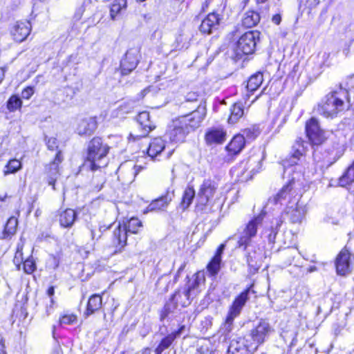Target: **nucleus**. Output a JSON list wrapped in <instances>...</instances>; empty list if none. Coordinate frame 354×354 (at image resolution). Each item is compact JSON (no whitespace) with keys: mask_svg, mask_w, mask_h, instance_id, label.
<instances>
[{"mask_svg":"<svg viewBox=\"0 0 354 354\" xmlns=\"http://www.w3.org/2000/svg\"><path fill=\"white\" fill-rule=\"evenodd\" d=\"M348 99V93L346 88L339 86L328 93L317 106L319 114L325 118H333L343 112L346 107V101Z\"/></svg>","mask_w":354,"mask_h":354,"instance_id":"f257e3e1","label":"nucleus"},{"mask_svg":"<svg viewBox=\"0 0 354 354\" xmlns=\"http://www.w3.org/2000/svg\"><path fill=\"white\" fill-rule=\"evenodd\" d=\"M109 151V147L104 144L99 137L93 138L88 145L87 156L82 165L84 169L95 171L101 167L105 157Z\"/></svg>","mask_w":354,"mask_h":354,"instance_id":"f03ea898","label":"nucleus"},{"mask_svg":"<svg viewBox=\"0 0 354 354\" xmlns=\"http://www.w3.org/2000/svg\"><path fill=\"white\" fill-rule=\"evenodd\" d=\"M272 331L270 324L267 321L261 319L246 335V342H249L250 350L257 351L259 346L266 341Z\"/></svg>","mask_w":354,"mask_h":354,"instance_id":"7ed1b4c3","label":"nucleus"},{"mask_svg":"<svg viewBox=\"0 0 354 354\" xmlns=\"http://www.w3.org/2000/svg\"><path fill=\"white\" fill-rule=\"evenodd\" d=\"M142 222L138 218H131L123 225H119L113 232V242L117 245L123 248L127 243V234H136L142 227Z\"/></svg>","mask_w":354,"mask_h":354,"instance_id":"20e7f679","label":"nucleus"},{"mask_svg":"<svg viewBox=\"0 0 354 354\" xmlns=\"http://www.w3.org/2000/svg\"><path fill=\"white\" fill-rule=\"evenodd\" d=\"M262 218L257 216L250 220L247 225L242 229L239 230L237 234L238 245L239 248H243L245 250L249 246L252 239L256 236L257 233L258 226L261 223Z\"/></svg>","mask_w":354,"mask_h":354,"instance_id":"39448f33","label":"nucleus"},{"mask_svg":"<svg viewBox=\"0 0 354 354\" xmlns=\"http://www.w3.org/2000/svg\"><path fill=\"white\" fill-rule=\"evenodd\" d=\"M206 115V106L204 104L201 102L196 110L183 116L179 119L182 121L183 124L185 125L189 132L195 130L200 127L202 121Z\"/></svg>","mask_w":354,"mask_h":354,"instance_id":"423d86ee","label":"nucleus"},{"mask_svg":"<svg viewBox=\"0 0 354 354\" xmlns=\"http://www.w3.org/2000/svg\"><path fill=\"white\" fill-rule=\"evenodd\" d=\"M354 266V254H352L346 248H343L335 259L337 274L346 276L350 274Z\"/></svg>","mask_w":354,"mask_h":354,"instance_id":"0eeeda50","label":"nucleus"},{"mask_svg":"<svg viewBox=\"0 0 354 354\" xmlns=\"http://www.w3.org/2000/svg\"><path fill=\"white\" fill-rule=\"evenodd\" d=\"M259 32L253 30L243 34L236 44L237 54L250 55L253 53L256 48L257 41L259 39Z\"/></svg>","mask_w":354,"mask_h":354,"instance_id":"6e6552de","label":"nucleus"},{"mask_svg":"<svg viewBox=\"0 0 354 354\" xmlns=\"http://www.w3.org/2000/svg\"><path fill=\"white\" fill-rule=\"evenodd\" d=\"M306 212V206L300 201L287 205L282 213L283 220L288 219L292 223H300Z\"/></svg>","mask_w":354,"mask_h":354,"instance_id":"1a4fd4ad","label":"nucleus"},{"mask_svg":"<svg viewBox=\"0 0 354 354\" xmlns=\"http://www.w3.org/2000/svg\"><path fill=\"white\" fill-rule=\"evenodd\" d=\"M306 131L307 136L313 145H320L326 139L324 131L320 128L317 120L315 118H312L306 122Z\"/></svg>","mask_w":354,"mask_h":354,"instance_id":"9d476101","label":"nucleus"},{"mask_svg":"<svg viewBox=\"0 0 354 354\" xmlns=\"http://www.w3.org/2000/svg\"><path fill=\"white\" fill-rule=\"evenodd\" d=\"M217 189L216 183L211 180H205L201 186L197 196V205L205 206L214 197Z\"/></svg>","mask_w":354,"mask_h":354,"instance_id":"9b49d317","label":"nucleus"},{"mask_svg":"<svg viewBox=\"0 0 354 354\" xmlns=\"http://www.w3.org/2000/svg\"><path fill=\"white\" fill-rule=\"evenodd\" d=\"M143 167L134 165L131 161H127L120 165L118 169V178L124 183H131Z\"/></svg>","mask_w":354,"mask_h":354,"instance_id":"f8f14e48","label":"nucleus"},{"mask_svg":"<svg viewBox=\"0 0 354 354\" xmlns=\"http://www.w3.org/2000/svg\"><path fill=\"white\" fill-rule=\"evenodd\" d=\"M185 127L179 118L174 120L167 133L169 140L174 142H183L189 133V131Z\"/></svg>","mask_w":354,"mask_h":354,"instance_id":"ddd939ff","label":"nucleus"},{"mask_svg":"<svg viewBox=\"0 0 354 354\" xmlns=\"http://www.w3.org/2000/svg\"><path fill=\"white\" fill-rule=\"evenodd\" d=\"M221 20V15L213 11L202 21L199 30L203 34L210 35L218 30Z\"/></svg>","mask_w":354,"mask_h":354,"instance_id":"4468645a","label":"nucleus"},{"mask_svg":"<svg viewBox=\"0 0 354 354\" xmlns=\"http://www.w3.org/2000/svg\"><path fill=\"white\" fill-rule=\"evenodd\" d=\"M240 167L243 169L241 173L243 180H248L261 169V159L256 156L250 157L246 162H241Z\"/></svg>","mask_w":354,"mask_h":354,"instance_id":"2eb2a0df","label":"nucleus"},{"mask_svg":"<svg viewBox=\"0 0 354 354\" xmlns=\"http://www.w3.org/2000/svg\"><path fill=\"white\" fill-rule=\"evenodd\" d=\"M138 53L137 49H130L126 53L124 58L120 62L122 75H128L136 68L138 63Z\"/></svg>","mask_w":354,"mask_h":354,"instance_id":"dca6fc26","label":"nucleus"},{"mask_svg":"<svg viewBox=\"0 0 354 354\" xmlns=\"http://www.w3.org/2000/svg\"><path fill=\"white\" fill-rule=\"evenodd\" d=\"M195 286H187L182 290L176 291L171 297V301L176 305L180 304L185 307L190 304L191 297L194 295Z\"/></svg>","mask_w":354,"mask_h":354,"instance_id":"f3484780","label":"nucleus"},{"mask_svg":"<svg viewBox=\"0 0 354 354\" xmlns=\"http://www.w3.org/2000/svg\"><path fill=\"white\" fill-rule=\"evenodd\" d=\"M64 160L62 153L59 150L54 158V160L49 164V171L47 176L48 184L53 187V189L55 190V182L59 175V165L62 163Z\"/></svg>","mask_w":354,"mask_h":354,"instance_id":"a211bd4d","label":"nucleus"},{"mask_svg":"<svg viewBox=\"0 0 354 354\" xmlns=\"http://www.w3.org/2000/svg\"><path fill=\"white\" fill-rule=\"evenodd\" d=\"M254 352L256 351L250 350L249 342H246V337L245 339L236 337L230 341L227 354H247Z\"/></svg>","mask_w":354,"mask_h":354,"instance_id":"6ab92c4d","label":"nucleus"},{"mask_svg":"<svg viewBox=\"0 0 354 354\" xmlns=\"http://www.w3.org/2000/svg\"><path fill=\"white\" fill-rule=\"evenodd\" d=\"M250 292V288L245 290L242 292L234 301L232 305L230 307L229 313L227 315H230L232 317H238L243 306H245L246 301L248 299V295Z\"/></svg>","mask_w":354,"mask_h":354,"instance_id":"aec40b11","label":"nucleus"},{"mask_svg":"<svg viewBox=\"0 0 354 354\" xmlns=\"http://www.w3.org/2000/svg\"><path fill=\"white\" fill-rule=\"evenodd\" d=\"M173 192L170 193L167 192L166 194L159 197L157 199L153 200L144 211V213H148L150 212H156L160 210H164L168 206L169 203L171 201L173 197Z\"/></svg>","mask_w":354,"mask_h":354,"instance_id":"412c9836","label":"nucleus"},{"mask_svg":"<svg viewBox=\"0 0 354 354\" xmlns=\"http://www.w3.org/2000/svg\"><path fill=\"white\" fill-rule=\"evenodd\" d=\"M30 24L28 21L17 22L11 30L13 39L17 42L23 41L30 34Z\"/></svg>","mask_w":354,"mask_h":354,"instance_id":"4be33fe9","label":"nucleus"},{"mask_svg":"<svg viewBox=\"0 0 354 354\" xmlns=\"http://www.w3.org/2000/svg\"><path fill=\"white\" fill-rule=\"evenodd\" d=\"M97 127V122L95 117L81 120L77 125V131L80 135H90Z\"/></svg>","mask_w":354,"mask_h":354,"instance_id":"5701e85b","label":"nucleus"},{"mask_svg":"<svg viewBox=\"0 0 354 354\" xmlns=\"http://www.w3.org/2000/svg\"><path fill=\"white\" fill-rule=\"evenodd\" d=\"M185 328V326H182L178 330L172 332L162 339L160 344L155 349V353L162 354L165 349L168 348L171 345L174 339L182 334Z\"/></svg>","mask_w":354,"mask_h":354,"instance_id":"b1692460","label":"nucleus"},{"mask_svg":"<svg viewBox=\"0 0 354 354\" xmlns=\"http://www.w3.org/2000/svg\"><path fill=\"white\" fill-rule=\"evenodd\" d=\"M137 120L140 127L143 130V133L136 136L137 137H145L155 128V126L150 120L149 113L147 111L140 113L138 115Z\"/></svg>","mask_w":354,"mask_h":354,"instance_id":"393cba45","label":"nucleus"},{"mask_svg":"<svg viewBox=\"0 0 354 354\" xmlns=\"http://www.w3.org/2000/svg\"><path fill=\"white\" fill-rule=\"evenodd\" d=\"M165 147L166 145L164 140L160 137L155 138L151 140L149 145L147 154L153 159L160 155Z\"/></svg>","mask_w":354,"mask_h":354,"instance_id":"a878e982","label":"nucleus"},{"mask_svg":"<svg viewBox=\"0 0 354 354\" xmlns=\"http://www.w3.org/2000/svg\"><path fill=\"white\" fill-rule=\"evenodd\" d=\"M330 53L329 52H320L315 57V75H319L322 72L330 65Z\"/></svg>","mask_w":354,"mask_h":354,"instance_id":"bb28decb","label":"nucleus"},{"mask_svg":"<svg viewBox=\"0 0 354 354\" xmlns=\"http://www.w3.org/2000/svg\"><path fill=\"white\" fill-rule=\"evenodd\" d=\"M260 19L261 17L258 12L248 10L243 15L242 25L247 28H251L256 26L260 22Z\"/></svg>","mask_w":354,"mask_h":354,"instance_id":"cd10ccee","label":"nucleus"},{"mask_svg":"<svg viewBox=\"0 0 354 354\" xmlns=\"http://www.w3.org/2000/svg\"><path fill=\"white\" fill-rule=\"evenodd\" d=\"M225 136L223 129H212L207 132L205 139L208 144H220L225 140Z\"/></svg>","mask_w":354,"mask_h":354,"instance_id":"c85d7f7f","label":"nucleus"},{"mask_svg":"<svg viewBox=\"0 0 354 354\" xmlns=\"http://www.w3.org/2000/svg\"><path fill=\"white\" fill-rule=\"evenodd\" d=\"M77 218V213L73 209H66L59 214V223L64 227H71Z\"/></svg>","mask_w":354,"mask_h":354,"instance_id":"c756f323","label":"nucleus"},{"mask_svg":"<svg viewBox=\"0 0 354 354\" xmlns=\"http://www.w3.org/2000/svg\"><path fill=\"white\" fill-rule=\"evenodd\" d=\"M245 142V140L243 135H236L227 145L226 149L232 154H237L243 149Z\"/></svg>","mask_w":354,"mask_h":354,"instance_id":"7c9ffc66","label":"nucleus"},{"mask_svg":"<svg viewBox=\"0 0 354 354\" xmlns=\"http://www.w3.org/2000/svg\"><path fill=\"white\" fill-rule=\"evenodd\" d=\"M291 195V183L284 185L280 191L273 197L269 199L270 203L280 204L281 205L286 204V197Z\"/></svg>","mask_w":354,"mask_h":354,"instance_id":"2f4dec72","label":"nucleus"},{"mask_svg":"<svg viewBox=\"0 0 354 354\" xmlns=\"http://www.w3.org/2000/svg\"><path fill=\"white\" fill-rule=\"evenodd\" d=\"M102 305V296L98 294L91 295L88 301L86 315H90L101 308Z\"/></svg>","mask_w":354,"mask_h":354,"instance_id":"473e14b6","label":"nucleus"},{"mask_svg":"<svg viewBox=\"0 0 354 354\" xmlns=\"http://www.w3.org/2000/svg\"><path fill=\"white\" fill-rule=\"evenodd\" d=\"M230 115L228 118L229 123L235 124L244 114V107L241 102H236L230 109Z\"/></svg>","mask_w":354,"mask_h":354,"instance_id":"72a5a7b5","label":"nucleus"},{"mask_svg":"<svg viewBox=\"0 0 354 354\" xmlns=\"http://www.w3.org/2000/svg\"><path fill=\"white\" fill-rule=\"evenodd\" d=\"M263 81V74L260 72H258L250 76L246 85L248 92L252 93L261 86Z\"/></svg>","mask_w":354,"mask_h":354,"instance_id":"f704fd0d","label":"nucleus"},{"mask_svg":"<svg viewBox=\"0 0 354 354\" xmlns=\"http://www.w3.org/2000/svg\"><path fill=\"white\" fill-rule=\"evenodd\" d=\"M354 182V161L346 169L342 176L339 178V185L341 187H346Z\"/></svg>","mask_w":354,"mask_h":354,"instance_id":"c9c22d12","label":"nucleus"},{"mask_svg":"<svg viewBox=\"0 0 354 354\" xmlns=\"http://www.w3.org/2000/svg\"><path fill=\"white\" fill-rule=\"evenodd\" d=\"M17 219L14 216L10 217L5 225L3 232V239H10L14 235L17 231Z\"/></svg>","mask_w":354,"mask_h":354,"instance_id":"e433bc0d","label":"nucleus"},{"mask_svg":"<svg viewBox=\"0 0 354 354\" xmlns=\"http://www.w3.org/2000/svg\"><path fill=\"white\" fill-rule=\"evenodd\" d=\"M294 152L290 158V164H297V161L303 156L304 151V147L303 142L301 140L297 141L295 145L293 146Z\"/></svg>","mask_w":354,"mask_h":354,"instance_id":"4c0bfd02","label":"nucleus"},{"mask_svg":"<svg viewBox=\"0 0 354 354\" xmlns=\"http://www.w3.org/2000/svg\"><path fill=\"white\" fill-rule=\"evenodd\" d=\"M195 196V191L193 187H188L185 189L183 193L180 207L183 209H187L192 203Z\"/></svg>","mask_w":354,"mask_h":354,"instance_id":"58836bf2","label":"nucleus"},{"mask_svg":"<svg viewBox=\"0 0 354 354\" xmlns=\"http://www.w3.org/2000/svg\"><path fill=\"white\" fill-rule=\"evenodd\" d=\"M126 0H114L110 8V15L112 19H115L117 15L126 8Z\"/></svg>","mask_w":354,"mask_h":354,"instance_id":"ea45409f","label":"nucleus"},{"mask_svg":"<svg viewBox=\"0 0 354 354\" xmlns=\"http://www.w3.org/2000/svg\"><path fill=\"white\" fill-rule=\"evenodd\" d=\"M21 168V163L17 159L10 160L5 167L4 175L14 174Z\"/></svg>","mask_w":354,"mask_h":354,"instance_id":"a19ab883","label":"nucleus"},{"mask_svg":"<svg viewBox=\"0 0 354 354\" xmlns=\"http://www.w3.org/2000/svg\"><path fill=\"white\" fill-rule=\"evenodd\" d=\"M221 259L219 257V254H215L207 265V270L212 275L216 274L218 272L221 268Z\"/></svg>","mask_w":354,"mask_h":354,"instance_id":"79ce46f5","label":"nucleus"},{"mask_svg":"<svg viewBox=\"0 0 354 354\" xmlns=\"http://www.w3.org/2000/svg\"><path fill=\"white\" fill-rule=\"evenodd\" d=\"M289 183H291V195L290 196L286 197V207H287V205H292L295 202L299 201L300 196L297 192V189L295 188V183L294 180H291L289 182Z\"/></svg>","mask_w":354,"mask_h":354,"instance_id":"37998d69","label":"nucleus"},{"mask_svg":"<svg viewBox=\"0 0 354 354\" xmlns=\"http://www.w3.org/2000/svg\"><path fill=\"white\" fill-rule=\"evenodd\" d=\"M21 106L22 102L17 95H12L7 102V108L11 112H14L17 109H19Z\"/></svg>","mask_w":354,"mask_h":354,"instance_id":"c03bdc74","label":"nucleus"},{"mask_svg":"<svg viewBox=\"0 0 354 354\" xmlns=\"http://www.w3.org/2000/svg\"><path fill=\"white\" fill-rule=\"evenodd\" d=\"M77 322V316L74 314H64L59 317V325L63 324H73Z\"/></svg>","mask_w":354,"mask_h":354,"instance_id":"a18cd8bd","label":"nucleus"},{"mask_svg":"<svg viewBox=\"0 0 354 354\" xmlns=\"http://www.w3.org/2000/svg\"><path fill=\"white\" fill-rule=\"evenodd\" d=\"M176 307V304L172 305L171 304H166L163 308V309L160 312V319L161 322H164V320L168 317L169 315L173 312V309Z\"/></svg>","mask_w":354,"mask_h":354,"instance_id":"49530a36","label":"nucleus"},{"mask_svg":"<svg viewBox=\"0 0 354 354\" xmlns=\"http://www.w3.org/2000/svg\"><path fill=\"white\" fill-rule=\"evenodd\" d=\"M35 268V263L32 259L28 258L24 262V270L26 273L31 274Z\"/></svg>","mask_w":354,"mask_h":354,"instance_id":"de8ad7c7","label":"nucleus"},{"mask_svg":"<svg viewBox=\"0 0 354 354\" xmlns=\"http://www.w3.org/2000/svg\"><path fill=\"white\" fill-rule=\"evenodd\" d=\"M47 147L49 150H57L58 149V141L55 138H45Z\"/></svg>","mask_w":354,"mask_h":354,"instance_id":"09e8293b","label":"nucleus"},{"mask_svg":"<svg viewBox=\"0 0 354 354\" xmlns=\"http://www.w3.org/2000/svg\"><path fill=\"white\" fill-rule=\"evenodd\" d=\"M343 28L345 33H351L354 35V22L347 20L342 24Z\"/></svg>","mask_w":354,"mask_h":354,"instance_id":"8fccbe9b","label":"nucleus"},{"mask_svg":"<svg viewBox=\"0 0 354 354\" xmlns=\"http://www.w3.org/2000/svg\"><path fill=\"white\" fill-rule=\"evenodd\" d=\"M259 134L258 131L255 128H248L243 131V136L248 139H254Z\"/></svg>","mask_w":354,"mask_h":354,"instance_id":"3c124183","label":"nucleus"},{"mask_svg":"<svg viewBox=\"0 0 354 354\" xmlns=\"http://www.w3.org/2000/svg\"><path fill=\"white\" fill-rule=\"evenodd\" d=\"M35 90L32 86H27L21 92V97L26 100L30 99L34 94Z\"/></svg>","mask_w":354,"mask_h":354,"instance_id":"603ef678","label":"nucleus"},{"mask_svg":"<svg viewBox=\"0 0 354 354\" xmlns=\"http://www.w3.org/2000/svg\"><path fill=\"white\" fill-rule=\"evenodd\" d=\"M234 319V317H230L227 315L225 319V322L224 324V330L227 333L231 332L232 330V323Z\"/></svg>","mask_w":354,"mask_h":354,"instance_id":"864d4df0","label":"nucleus"},{"mask_svg":"<svg viewBox=\"0 0 354 354\" xmlns=\"http://www.w3.org/2000/svg\"><path fill=\"white\" fill-rule=\"evenodd\" d=\"M199 95L196 92H189L185 96L186 102H194L198 101Z\"/></svg>","mask_w":354,"mask_h":354,"instance_id":"5fc2aeb1","label":"nucleus"},{"mask_svg":"<svg viewBox=\"0 0 354 354\" xmlns=\"http://www.w3.org/2000/svg\"><path fill=\"white\" fill-rule=\"evenodd\" d=\"M296 252H297V250L294 248H290L285 252V255H286L289 258V259L288 261V264H290L292 263V261H293V259L295 257V254H296Z\"/></svg>","mask_w":354,"mask_h":354,"instance_id":"6e6d98bb","label":"nucleus"},{"mask_svg":"<svg viewBox=\"0 0 354 354\" xmlns=\"http://www.w3.org/2000/svg\"><path fill=\"white\" fill-rule=\"evenodd\" d=\"M301 3H304L305 6L308 7L309 8H314L319 3V0H299Z\"/></svg>","mask_w":354,"mask_h":354,"instance_id":"4d7b16f0","label":"nucleus"},{"mask_svg":"<svg viewBox=\"0 0 354 354\" xmlns=\"http://www.w3.org/2000/svg\"><path fill=\"white\" fill-rule=\"evenodd\" d=\"M203 281H204L203 277H201L200 274L198 273L195 275V279H194V282H192L191 284H188L187 286H194L195 289H196L199 286L200 283Z\"/></svg>","mask_w":354,"mask_h":354,"instance_id":"13d9d810","label":"nucleus"},{"mask_svg":"<svg viewBox=\"0 0 354 354\" xmlns=\"http://www.w3.org/2000/svg\"><path fill=\"white\" fill-rule=\"evenodd\" d=\"M272 21L274 24L279 25L281 23V15L276 14V15H273L272 17Z\"/></svg>","mask_w":354,"mask_h":354,"instance_id":"bf43d9fd","label":"nucleus"},{"mask_svg":"<svg viewBox=\"0 0 354 354\" xmlns=\"http://www.w3.org/2000/svg\"><path fill=\"white\" fill-rule=\"evenodd\" d=\"M54 304V300L53 298H51L50 299V304L46 306V315L48 316L49 315L51 314L52 311H53V306Z\"/></svg>","mask_w":354,"mask_h":354,"instance_id":"052dcab7","label":"nucleus"},{"mask_svg":"<svg viewBox=\"0 0 354 354\" xmlns=\"http://www.w3.org/2000/svg\"><path fill=\"white\" fill-rule=\"evenodd\" d=\"M277 233V232L276 229L275 230L272 229V232L268 236V239H269L270 242H272V243L274 242V239H275Z\"/></svg>","mask_w":354,"mask_h":354,"instance_id":"680f3d73","label":"nucleus"},{"mask_svg":"<svg viewBox=\"0 0 354 354\" xmlns=\"http://www.w3.org/2000/svg\"><path fill=\"white\" fill-rule=\"evenodd\" d=\"M202 324H204V327L207 329L212 326V321L209 318H205V319L202 321Z\"/></svg>","mask_w":354,"mask_h":354,"instance_id":"e2e57ef3","label":"nucleus"},{"mask_svg":"<svg viewBox=\"0 0 354 354\" xmlns=\"http://www.w3.org/2000/svg\"><path fill=\"white\" fill-rule=\"evenodd\" d=\"M0 354H6L5 344L2 340L0 341Z\"/></svg>","mask_w":354,"mask_h":354,"instance_id":"0e129e2a","label":"nucleus"},{"mask_svg":"<svg viewBox=\"0 0 354 354\" xmlns=\"http://www.w3.org/2000/svg\"><path fill=\"white\" fill-rule=\"evenodd\" d=\"M54 293H55L54 286L49 287L47 290V295L50 297V299L52 298V296L54 295Z\"/></svg>","mask_w":354,"mask_h":354,"instance_id":"69168bd1","label":"nucleus"},{"mask_svg":"<svg viewBox=\"0 0 354 354\" xmlns=\"http://www.w3.org/2000/svg\"><path fill=\"white\" fill-rule=\"evenodd\" d=\"M225 245L223 244L221 245L217 250L216 254H219V257L221 259V254L224 250Z\"/></svg>","mask_w":354,"mask_h":354,"instance_id":"338daca9","label":"nucleus"},{"mask_svg":"<svg viewBox=\"0 0 354 354\" xmlns=\"http://www.w3.org/2000/svg\"><path fill=\"white\" fill-rule=\"evenodd\" d=\"M6 70L4 68H0V84L3 81L5 76Z\"/></svg>","mask_w":354,"mask_h":354,"instance_id":"774afa93","label":"nucleus"}]
</instances>
